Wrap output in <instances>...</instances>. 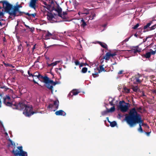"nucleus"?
Returning <instances> with one entry per match:
<instances>
[{"mask_svg": "<svg viewBox=\"0 0 156 156\" xmlns=\"http://www.w3.org/2000/svg\"><path fill=\"white\" fill-rule=\"evenodd\" d=\"M44 4L46 5L44 7L48 11L46 12L47 18L50 23L68 21L67 12H63L62 14V9L56 3L51 1L48 5L45 3Z\"/></svg>", "mask_w": 156, "mask_h": 156, "instance_id": "nucleus-1", "label": "nucleus"}, {"mask_svg": "<svg viewBox=\"0 0 156 156\" xmlns=\"http://www.w3.org/2000/svg\"><path fill=\"white\" fill-rule=\"evenodd\" d=\"M125 120L131 127H134L137 124L139 123V124H140L141 126H145L148 128H149L147 124L144 123L141 115L137 113L134 108L130 110L128 115H126Z\"/></svg>", "mask_w": 156, "mask_h": 156, "instance_id": "nucleus-2", "label": "nucleus"}, {"mask_svg": "<svg viewBox=\"0 0 156 156\" xmlns=\"http://www.w3.org/2000/svg\"><path fill=\"white\" fill-rule=\"evenodd\" d=\"M14 106L15 107H12L13 109L23 110V114L27 117H29L34 113L33 111V108L30 105H26L20 102L19 104L16 103Z\"/></svg>", "mask_w": 156, "mask_h": 156, "instance_id": "nucleus-3", "label": "nucleus"}, {"mask_svg": "<svg viewBox=\"0 0 156 156\" xmlns=\"http://www.w3.org/2000/svg\"><path fill=\"white\" fill-rule=\"evenodd\" d=\"M0 3H3V7L6 12L7 13H12L13 8L12 7L11 5L9 3L6 1H1Z\"/></svg>", "mask_w": 156, "mask_h": 156, "instance_id": "nucleus-4", "label": "nucleus"}, {"mask_svg": "<svg viewBox=\"0 0 156 156\" xmlns=\"http://www.w3.org/2000/svg\"><path fill=\"white\" fill-rule=\"evenodd\" d=\"M59 101L58 100L54 101L53 104H49L48 108L51 111H55L57 110L59 106Z\"/></svg>", "mask_w": 156, "mask_h": 156, "instance_id": "nucleus-5", "label": "nucleus"}, {"mask_svg": "<svg viewBox=\"0 0 156 156\" xmlns=\"http://www.w3.org/2000/svg\"><path fill=\"white\" fill-rule=\"evenodd\" d=\"M144 79L141 75L138 74L136 75L133 78V83L135 84H140L143 81Z\"/></svg>", "mask_w": 156, "mask_h": 156, "instance_id": "nucleus-6", "label": "nucleus"}, {"mask_svg": "<svg viewBox=\"0 0 156 156\" xmlns=\"http://www.w3.org/2000/svg\"><path fill=\"white\" fill-rule=\"evenodd\" d=\"M3 103L6 106H12L13 104L11 102V99L9 96H6L3 98Z\"/></svg>", "mask_w": 156, "mask_h": 156, "instance_id": "nucleus-7", "label": "nucleus"}, {"mask_svg": "<svg viewBox=\"0 0 156 156\" xmlns=\"http://www.w3.org/2000/svg\"><path fill=\"white\" fill-rule=\"evenodd\" d=\"M125 103L124 101H120L119 102V108L120 109L122 112H126L128 109V107L127 105H122L123 103Z\"/></svg>", "mask_w": 156, "mask_h": 156, "instance_id": "nucleus-8", "label": "nucleus"}, {"mask_svg": "<svg viewBox=\"0 0 156 156\" xmlns=\"http://www.w3.org/2000/svg\"><path fill=\"white\" fill-rule=\"evenodd\" d=\"M33 81L35 83H37L36 82L34 79H38L39 80H41V78L42 77V76L38 72H35L33 74Z\"/></svg>", "mask_w": 156, "mask_h": 156, "instance_id": "nucleus-9", "label": "nucleus"}, {"mask_svg": "<svg viewBox=\"0 0 156 156\" xmlns=\"http://www.w3.org/2000/svg\"><path fill=\"white\" fill-rule=\"evenodd\" d=\"M16 6H14L13 8V14H15L16 12L18 14H20V13H21V12H20L19 9L20 8H22V6L20 5H18V2L16 3Z\"/></svg>", "mask_w": 156, "mask_h": 156, "instance_id": "nucleus-10", "label": "nucleus"}, {"mask_svg": "<svg viewBox=\"0 0 156 156\" xmlns=\"http://www.w3.org/2000/svg\"><path fill=\"white\" fill-rule=\"evenodd\" d=\"M53 34L49 32L48 31L45 33L43 36V38L45 40H48L50 38L53 39L52 37Z\"/></svg>", "mask_w": 156, "mask_h": 156, "instance_id": "nucleus-11", "label": "nucleus"}, {"mask_svg": "<svg viewBox=\"0 0 156 156\" xmlns=\"http://www.w3.org/2000/svg\"><path fill=\"white\" fill-rule=\"evenodd\" d=\"M41 80H43V82L45 84L46 83H50L51 84V83H53V81L50 80L49 78L47 76H42V77L41 78Z\"/></svg>", "mask_w": 156, "mask_h": 156, "instance_id": "nucleus-12", "label": "nucleus"}, {"mask_svg": "<svg viewBox=\"0 0 156 156\" xmlns=\"http://www.w3.org/2000/svg\"><path fill=\"white\" fill-rule=\"evenodd\" d=\"M80 92L78 90L73 89L69 93V97H72L73 95H76L78 94Z\"/></svg>", "mask_w": 156, "mask_h": 156, "instance_id": "nucleus-13", "label": "nucleus"}, {"mask_svg": "<svg viewBox=\"0 0 156 156\" xmlns=\"http://www.w3.org/2000/svg\"><path fill=\"white\" fill-rule=\"evenodd\" d=\"M38 0H31L30 2L29 6L32 8L35 9L36 4Z\"/></svg>", "mask_w": 156, "mask_h": 156, "instance_id": "nucleus-14", "label": "nucleus"}, {"mask_svg": "<svg viewBox=\"0 0 156 156\" xmlns=\"http://www.w3.org/2000/svg\"><path fill=\"white\" fill-rule=\"evenodd\" d=\"M17 148L21 151L19 156H27V153L23 151L22 146L18 147Z\"/></svg>", "mask_w": 156, "mask_h": 156, "instance_id": "nucleus-15", "label": "nucleus"}, {"mask_svg": "<svg viewBox=\"0 0 156 156\" xmlns=\"http://www.w3.org/2000/svg\"><path fill=\"white\" fill-rule=\"evenodd\" d=\"M89 13V9H88L83 8L79 12L78 14L80 15L82 14H88Z\"/></svg>", "mask_w": 156, "mask_h": 156, "instance_id": "nucleus-16", "label": "nucleus"}, {"mask_svg": "<svg viewBox=\"0 0 156 156\" xmlns=\"http://www.w3.org/2000/svg\"><path fill=\"white\" fill-rule=\"evenodd\" d=\"M55 114L56 115H62L63 116H65L66 115V113L62 110L56 111Z\"/></svg>", "mask_w": 156, "mask_h": 156, "instance_id": "nucleus-17", "label": "nucleus"}, {"mask_svg": "<svg viewBox=\"0 0 156 156\" xmlns=\"http://www.w3.org/2000/svg\"><path fill=\"white\" fill-rule=\"evenodd\" d=\"M62 61L61 60L56 61L55 62H52L50 64L47 63V65L48 66V67H53L54 66H56V65H57L58 63H62Z\"/></svg>", "mask_w": 156, "mask_h": 156, "instance_id": "nucleus-18", "label": "nucleus"}, {"mask_svg": "<svg viewBox=\"0 0 156 156\" xmlns=\"http://www.w3.org/2000/svg\"><path fill=\"white\" fill-rule=\"evenodd\" d=\"M9 14L10 15L9 16V18H11L12 19H13L16 16H19V14H18L17 13H16L15 14H13V10H12V13L9 12Z\"/></svg>", "mask_w": 156, "mask_h": 156, "instance_id": "nucleus-19", "label": "nucleus"}, {"mask_svg": "<svg viewBox=\"0 0 156 156\" xmlns=\"http://www.w3.org/2000/svg\"><path fill=\"white\" fill-rule=\"evenodd\" d=\"M97 43L99 44L102 48L106 49H108V46L105 43L99 41H97Z\"/></svg>", "mask_w": 156, "mask_h": 156, "instance_id": "nucleus-20", "label": "nucleus"}, {"mask_svg": "<svg viewBox=\"0 0 156 156\" xmlns=\"http://www.w3.org/2000/svg\"><path fill=\"white\" fill-rule=\"evenodd\" d=\"M155 21H156V20L154 19L152 20V21H150L144 27V29L145 30L149 27L151 24H153V22Z\"/></svg>", "mask_w": 156, "mask_h": 156, "instance_id": "nucleus-21", "label": "nucleus"}, {"mask_svg": "<svg viewBox=\"0 0 156 156\" xmlns=\"http://www.w3.org/2000/svg\"><path fill=\"white\" fill-rule=\"evenodd\" d=\"M110 57V52H108L103 57V59H105L108 61L109 60Z\"/></svg>", "mask_w": 156, "mask_h": 156, "instance_id": "nucleus-22", "label": "nucleus"}, {"mask_svg": "<svg viewBox=\"0 0 156 156\" xmlns=\"http://www.w3.org/2000/svg\"><path fill=\"white\" fill-rule=\"evenodd\" d=\"M136 48L133 49L132 50V52L134 53H136L137 52H139L141 51V49H139L138 46H136Z\"/></svg>", "mask_w": 156, "mask_h": 156, "instance_id": "nucleus-23", "label": "nucleus"}, {"mask_svg": "<svg viewBox=\"0 0 156 156\" xmlns=\"http://www.w3.org/2000/svg\"><path fill=\"white\" fill-rule=\"evenodd\" d=\"M12 152L16 156H20L21 151L18 149V150H13Z\"/></svg>", "mask_w": 156, "mask_h": 156, "instance_id": "nucleus-24", "label": "nucleus"}, {"mask_svg": "<svg viewBox=\"0 0 156 156\" xmlns=\"http://www.w3.org/2000/svg\"><path fill=\"white\" fill-rule=\"evenodd\" d=\"M142 56L146 58H149L151 56V53L150 52H147L145 54L143 55Z\"/></svg>", "mask_w": 156, "mask_h": 156, "instance_id": "nucleus-25", "label": "nucleus"}, {"mask_svg": "<svg viewBox=\"0 0 156 156\" xmlns=\"http://www.w3.org/2000/svg\"><path fill=\"white\" fill-rule=\"evenodd\" d=\"M80 24L81 26L83 28L84 27L87 25L86 23L85 22L83 19L81 20Z\"/></svg>", "mask_w": 156, "mask_h": 156, "instance_id": "nucleus-26", "label": "nucleus"}, {"mask_svg": "<svg viewBox=\"0 0 156 156\" xmlns=\"http://www.w3.org/2000/svg\"><path fill=\"white\" fill-rule=\"evenodd\" d=\"M104 66V65H101L99 66V68H100V70H99L98 72L99 73H100L101 72L103 71L105 72L106 71L105 70V68L103 67Z\"/></svg>", "mask_w": 156, "mask_h": 156, "instance_id": "nucleus-27", "label": "nucleus"}, {"mask_svg": "<svg viewBox=\"0 0 156 156\" xmlns=\"http://www.w3.org/2000/svg\"><path fill=\"white\" fill-rule=\"evenodd\" d=\"M115 100L114 98H109L108 101H109V104L111 106H114L115 104H113V101Z\"/></svg>", "mask_w": 156, "mask_h": 156, "instance_id": "nucleus-28", "label": "nucleus"}, {"mask_svg": "<svg viewBox=\"0 0 156 156\" xmlns=\"http://www.w3.org/2000/svg\"><path fill=\"white\" fill-rule=\"evenodd\" d=\"M52 85L50 83H46V87L48 89L50 90H52L53 87Z\"/></svg>", "mask_w": 156, "mask_h": 156, "instance_id": "nucleus-29", "label": "nucleus"}, {"mask_svg": "<svg viewBox=\"0 0 156 156\" xmlns=\"http://www.w3.org/2000/svg\"><path fill=\"white\" fill-rule=\"evenodd\" d=\"M117 125L116 122L115 121H113L112 122H111L110 123V126L112 127H114L115 126Z\"/></svg>", "mask_w": 156, "mask_h": 156, "instance_id": "nucleus-30", "label": "nucleus"}, {"mask_svg": "<svg viewBox=\"0 0 156 156\" xmlns=\"http://www.w3.org/2000/svg\"><path fill=\"white\" fill-rule=\"evenodd\" d=\"M107 110H106L104 111L101 112V115H105L109 112L108 110V108H107Z\"/></svg>", "mask_w": 156, "mask_h": 156, "instance_id": "nucleus-31", "label": "nucleus"}, {"mask_svg": "<svg viewBox=\"0 0 156 156\" xmlns=\"http://www.w3.org/2000/svg\"><path fill=\"white\" fill-rule=\"evenodd\" d=\"M115 108L114 106L111 107L109 109H108L109 112H114L115 111Z\"/></svg>", "mask_w": 156, "mask_h": 156, "instance_id": "nucleus-32", "label": "nucleus"}, {"mask_svg": "<svg viewBox=\"0 0 156 156\" xmlns=\"http://www.w3.org/2000/svg\"><path fill=\"white\" fill-rule=\"evenodd\" d=\"M132 89L134 91L137 92L138 89V87L137 86H133L132 87Z\"/></svg>", "mask_w": 156, "mask_h": 156, "instance_id": "nucleus-33", "label": "nucleus"}, {"mask_svg": "<svg viewBox=\"0 0 156 156\" xmlns=\"http://www.w3.org/2000/svg\"><path fill=\"white\" fill-rule=\"evenodd\" d=\"M139 127L138 129V130L139 132L140 133L143 132V130L142 127V126L140 124H139Z\"/></svg>", "mask_w": 156, "mask_h": 156, "instance_id": "nucleus-34", "label": "nucleus"}, {"mask_svg": "<svg viewBox=\"0 0 156 156\" xmlns=\"http://www.w3.org/2000/svg\"><path fill=\"white\" fill-rule=\"evenodd\" d=\"M124 91L127 93H128L130 92V89L127 88L126 87H124L123 88Z\"/></svg>", "mask_w": 156, "mask_h": 156, "instance_id": "nucleus-35", "label": "nucleus"}, {"mask_svg": "<svg viewBox=\"0 0 156 156\" xmlns=\"http://www.w3.org/2000/svg\"><path fill=\"white\" fill-rule=\"evenodd\" d=\"M87 70V68L86 67H83L82 70V72L83 73H86Z\"/></svg>", "mask_w": 156, "mask_h": 156, "instance_id": "nucleus-36", "label": "nucleus"}, {"mask_svg": "<svg viewBox=\"0 0 156 156\" xmlns=\"http://www.w3.org/2000/svg\"><path fill=\"white\" fill-rule=\"evenodd\" d=\"M61 83V82L59 81H56L54 82L53 81V83H51V85H55L57 84H59Z\"/></svg>", "mask_w": 156, "mask_h": 156, "instance_id": "nucleus-37", "label": "nucleus"}, {"mask_svg": "<svg viewBox=\"0 0 156 156\" xmlns=\"http://www.w3.org/2000/svg\"><path fill=\"white\" fill-rule=\"evenodd\" d=\"M156 23L155 24L153 25V26H152L151 27H149V28H150V30H154L156 28Z\"/></svg>", "mask_w": 156, "mask_h": 156, "instance_id": "nucleus-38", "label": "nucleus"}, {"mask_svg": "<svg viewBox=\"0 0 156 156\" xmlns=\"http://www.w3.org/2000/svg\"><path fill=\"white\" fill-rule=\"evenodd\" d=\"M69 13L71 12H73V13L72 16H74L76 14V12L74 11L73 9L69 10Z\"/></svg>", "mask_w": 156, "mask_h": 156, "instance_id": "nucleus-39", "label": "nucleus"}, {"mask_svg": "<svg viewBox=\"0 0 156 156\" xmlns=\"http://www.w3.org/2000/svg\"><path fill=\"white\" fill-rule=\"evenodd\" d=\"M150 52L151 55H154L156 53V50L155 51H153L151 49H150Z\"/></svg>", "mask_w": 156, "mask_h": 156, "instance_id": "nucleus-40", "label": "nucleus"}, {"mask_svg": "<svg viewBox=\"0 0 156 156\" xmlns=\"http://www.w3.org/2000/svg\"><path fill=\"white\" fill-rule=\"evenodd\" d=\"M28 74L29 75V76L31 77V76L33 78V74L30 73V70H28L27 72Z\"/></svg>", "mask_w": 156, "mask_h": 156, "instance_id": "nucleus-41", "label": "nucleus"}, {"mask_svg": "<svg viewBox=\"0 0 156 156\" xmlns=\"http://www.w3.org/2000/svg\"><path fill=\"white\" fill-rule=\"evenodd\" d=\"M1 131L2 133H4L5 131V128L3 126H2L1 128Z\"/></svg>", "mask_w": 156, "mask_h": 156, "instance_id": "nucleus-42", "label": "nucleus"}, {"mask_svg": "<svg viewBox=\"0 0 156 156\" xmlns=\"http://www.w3.org/2000/svg\"><path fill=\"white\" fill-rule=\"evenodd\" d=\"M75 63L76 66H79L80 65V62L77 60H76L75 61Z\"/></svg>", "mask_w": 156, "mask_h": 156, "instance_id": "nucleus-43", "label": "nucleus"}, {"mask_svg": "<svg viewBox=\"0 0 156 156\" xmlns=\"http://www.w3.org/2000/svg\"><path fill=\"white\" fill-rule=\"evenodd\" d=\"M139 26V23H137L135 26H134L133 27V28L134 29H136Z\"/></svg>", "mask_w": 156, "mask_h": 156, "instance_id": "nucleus-44", "label": "nucleus"}, {"mask_svg": "<svg viewBox=\"0 0 156 156\" xmlns=\"http://www.w3.org/2000/svg\"><path fill=\"white\" fill-rule=\"evenodd\" d=\"M3 63L6 67L10 66V65H11L10 64H9L8 63H5L4 62H3Z\"/></svg>", "mask_w": 156, "mask_h": 156, "instance_id": "nucleus-45", "label": "nucleus"}, {"mask_svg": "<svg viewBox=\"0 0 156 156\" xmlns=\"http://www.w3.org/2000/svg\"><path fill=\"white\" fill-rule=\"evenodd\" d=\"M117 55L116 53V52H115L114 53L111 54L110 53V55L111 57H113L114 56L116 55Z\"/></svg>", "mask_w": 156, "mask_h": 156, "instance_id": "nucleus-46", "label": "nucleus"}, {"mask_svg": "<svg viewBox=\"0 0 156 156\" xmlns=\"http://www.w3.org/2000/svg\"><path fill=\"white\" fill-rule=\"evenodd\" d=\"M22 48L21 44H20L18 47V49L20 51L21 50Z\"/></svg>", "mask_w": 156, "mask_h": 156, "instance_id": "nucleus-47", "label": "nucleus"}, {"mask_svg": "<svg viewBox=\"0 0 156 156\" xmlns=\"http://www.w3.org/2000/svg\"><path fill=\"white\" fill-rule=\"evenodd\" d=\"M92 76L94 77H96L95 76H99V75L98 74V73H93Z\"/></svg>", "mask_w": 156, "mask_h": 156, "instance_id": "nucleus-48", "label": "nucleus"}, {"mask_svg": "<svg viewBox=\"0 0 156 156\" xmlns=\"http://www.w3.org/2000/svg\"><path fill=\"white\" fill-rule=\"evenodd\" d=\"M58 70H59L60 71H61L62 70V68H60L59 69L57 68L55 69V71H56V72L60 74V73H59L58 71Z\"/></svg>", "mask_w": 156, "mask_h": 156, "instance_id": "nucleus-49", "label": "nucleus"}, {"mask_svg": "<svg viewBox=\"0 0 156 156\" xmlns=\"http://www.w3.org/2000/svg\"><path fill=\"white\" fill-rule=\"evenodd\" d=\"M124 72V71L122 70H120L119 72L118 73V74L119 75L122 74L123 72Z\"/></svg>", "mask_w": 156, "mask_h": 156, "instance_id": "nucleus-50", "label": "nucleus"}, {"mask_svg": "<svg viewBox=\"0 0 156 156\" xmlns=\"http://www.w3.org/2000/svg\"><path fill=\"white\" fill-rule=\"evenodd\" d=\"M95 15H96L95 14H94L92 16V17L91 16H90V19L91 20H93L94 19V18L95 17Z\"/></svg>", "mask_w": 156, "mask_h": 156, "instance_id": "nucleus-51", "label": "nucleus"}, {"mask_svg": "<svg viewBox=\"0 0 156 156\" xmlns=\"http://www.w3.org/2000/svg\"><path fill=\"white\" fill-rule=\"evenodd\" d=\"M2 94H0V108L1 107V99L2 98Z\"/></svg>", "mask_w": 156, "mask_h": 156, "instance_id": "nucleus-52", "label": "nucleus"}, {"mask_svg": "<svg viewBox=\"0 0 156 156\" xmlns=\"http://www.w3.org/2000/svg\"><path fill=\"white\" fill-rule=\"evenodd\" d=\"M1 88H4L6 90L8 89H9L6 86H3V87H1Z\"/></svg>", "mask_w": 156, "mask_h": 156, "instance_id": "nucleus-53", "label": "nucleus"}, {"mask_svg": "<svg viewBox=\"0 0 156 156\" xmlns=\"http://www.w3.org/2000/svg\"><path fill=\"white\" fill-rule=\"evenodd\" d=\"M151 131L150 132H145V134H147V136H149L150 135V133H151Z\"/></svg>", "mask_w": 156, "mask_h": 156, "instance_id": "nucleus-54", "label": "nucleus"}, {"mask_svg": "<svg viewBox=\"0 0 156 156\" xmlns=\"http://www.w3.org/2000/svg\"><path fill=\"white\" fill-rule=\"evenodd\" d=\"M36 15V13H34L33 14H31V16H32L34 17H35V16Z\"/></svg>", "mask_w": 156, "mask_h": 156, "instance_id": "nucleus-55", "label": "nucleus"}, {"mask_svg": "<svg viewBox=\"0 0 156 156\" xmlns=\"http://www.w3.org/2000/svg\"><path fill=\"white\" fill-rule=\"evenodd\" d=\"M129 38H126L125 40H124V42H127L129 41Z\"/></svg>", "mask_w": 156, "mask_h": 156, "instance_id": "nucleus-56", "label": "nucleus"}, {"mask_svg": "<svg viewBox=\"0 0 156 156\" xmlns=\"http://www.w3.org/2000/svg\"><path fill=\"white\" fill-rule=\"evenodd\" d=\"M137 110L138 111L141 110H142V108L141 107H139V108H137Z\"/></svg>", "mask_w": 156, "mask_h": 156, "instance_id": "nucleus-57", "label": "nucleus"}, {"mask_svg": "<svg viewBox=\"0 0 156 156\" xmlns=\"http://www.w3.org/2000/svg\"><path fill=\"white\" fill-rule=\"evenodd\" d=\"M10 142L11 143V144L12 145H15V143L14 142H13L12 141H11V140H10Z\"/></svg>", "mask_w": 156, "mask_h": 156, "instance_id": "nucleus-58", "label": "nucleus"}, {"mask_svg": "<svg viewBox=\"0 0 156 156\" xmlns=\"http://www.w3.org/2000/svg\"><path fill=\"white\" fill-rule=\"evenodd\" d=\"M147 38H148V37H147L145 39H143V42H146L147 41Z\"/></svg>", "mask_w": 156, "mask_h": 156, "instance_id": "nucleus-59", "label": "nucleus"}, {"mask_svg": "<svg viewBox=\"0 0 156 156\" xmlns=\"http://www.w3.org/2000/svg\"><path fill=\"white\" fill-rule=\"evenodd\" d=\"M29 29L31 31H33L34 30V28H30H30H29Z\"/></svg>", "mask_w": 156, "mask_h": 156, "instance_id": "nucleus-60", "label": "nucleus"}, {"mask_svg": "<svg viewBox=\"0 0 156 156\" xmlns=\"http://www.w3.org/2000/svg\"><path fill=\"white\" fill-rule=\"evenodd\" d=\"M79 66L80 67H82L83 66V63H80V65Z\"/></svg>", "mask_w": 156, "mask_h": 156, "instance_id": "nucleus-61", "label": "nucleus"}, {"mask_svg": "<svg viewBox=\"0 0 156 156\" xmlns=\"http://www.w3.org/2000/svg\"><path fill=\"white\" fill-rule=\"evenodd\" d=\"M35 44L34 46H33V47L32 48V50H33V51H34V50L35 49Z\"/></svg>", "mask_w": 156, "mask_h": 156, "instance_id": "nucleus-62", "label": "nucleus"}, {"mask_svg": "<svg viewBox=\"0 0 156 156\" xmlns=\"http://www.w3.org/2000/svg\"><path fill=\"white\" fill-rule=\"evenodd\" d=\"M27 15H28L29 16H31V14H29L28 13H27Z\"/></svg>", "mask_w": 156, "mask_h": 156, "instance_id": "nucleus-63", "label": "nucleus"}, {"mask_svg": "<svg viewBox=\"0 0 156 156\" xmlns=\"http://www.w3.org/2000/svg\"><path fill=\"white\" fill-rule=\"evenodd\" d=\"M25 26L27 28H30V27L28 26H27L26 24H25Z\"/></svg>", "mask_w": 156, "mask_h": 156, "instance_id": "nucleus-64", "label": "nucleus"}]
</instances>
